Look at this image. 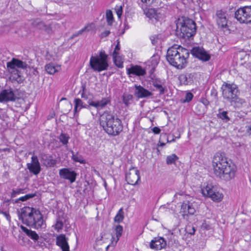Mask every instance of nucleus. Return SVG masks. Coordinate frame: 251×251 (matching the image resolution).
I'll use <instances>...</instances> for the list:
<instances>
[{"label": "nucleus", "instance_id": "obj_22", "mask_svg": "<svg viewBox=\"0 0 251 251\" xmlns=\"http://www.w3.org/2000/svg\"><path fill=\"white\" fill-rule=\"evenodd\" d=\"M110 102V100L107 98H103L101 100L99 101H91L89 102V105L97 109H102Z\"/></svg>", "mask_w": 251, "mask_h": 251}, {"label": "nucleus", "instance_id": "obj_51", "mask_svg": "<svg viewBox=\"0 0 251 251\" xmlns=\"http://www.w3.org/2000/svg\"><path fill=\"white\" fill-rule=\"evenodd\" d=\"M152 131L154 134H158L160 133L161 130L159 127L155 126L152 129Z\"/></svg>", "mask_w": 251, "mask_h": 251}, {"label": "nucleus", "instance_id": "obj_35", "mask_svg": "<svg viewBox=\"0 0 251 251\" xmlns=\"http://www.w3.org/2000/svg\"><path fill=\"white\" fill-rule=\"evenodd\" d=\"M177 159V156L175 154H172L171 155L167 156L166 158V163L167 164L175 163Z\"/></svg>", "mask_w": 251, "mask_h": 251}, {"label": "nucleus", "instance_id": "obj_43", "mask_svg": "<svg viewBox=\"0 0 251 251\" xmlns=\"http://www.w3.org/2000/svg\"><path fill=\"white\" fill-rule=\"evenodd\" d=\"M24 193V189L22 188H18L15 190L13 189L11 193V197L14 198L16 197L18 195L20 194H23Z\"/></svg>", "mask_w": 251, "mask_h": 251}, {"label": "nucleus", "instance_id": "obj_29", "mask_svg": "<svg viewBox=\"0 0 251 251\" xmlns=\"http://www.w3.org/2000/svg\"><path fill=\"white\" fill-rule=\"evenodd\" d=\"M115 234L116 235V239L115 241V244H116L118 240H119L120 237L122 235L123 233V227L122 226L118 225L116 226L115 228Z\"/></svg>", "mask_w": 251, "mask_h": 251}, {"label": "nucleus", "instance_id": "obj_30", "mask_svg": "<svg viewBox=\"0 0 251 251\" xmlns=\"http://www.w3.org/2000/svg\"><path fill=\"white\" fill-rule=\"evenodd\" d=\"M153 86L159 92L160 94H164L165 93V88L162 86L160 82L154 81L153 82Z\"/></svg>", "mask_w": 251, "mask_h": 251}, {"label": "nucleus", "instance_id": "obj_39", "mask_svg": "<svg viewBox=\"0 0 251 251\" xmlns=\"http://www.w3.org/2000/svg\"><path fill=\"white\" fill-rule=\"evenodd\" d=\"M69 138V137L64 133H61L58 137L60 141L64 145L68 144Z\"/></svg>", "mask_w": 251, "mask_h": 251}, {"label": "nucleus", "instance_id": "obj_33", "mask_svg": "<svg viewBox=\"0 0 251 251\" xmlns=\"http://www.w3.org/2000/svg\"><path fill=\"white\" fill-rule=\"evenodd\" d=\"M32 25L33 26L40 29H43L44 27H45V24L38 19L34 20L32 23Z\"/></svg>", "mask_w": 251, "mask_h": 251}, {"label": "nucleus", "instance_id": "obj_63", "mask_svg": "<svg viewBox=\"0 0 251 251\" xmlns=\"http://www.w3.org/2000/svg\"><path fill=\"white\" fill-rule=\"evenodd\" d=\"M153 42H154V41H153V42H152V44H154V43H153Z\"/></svg>", "mask_w": 251, "mask_h": 251}, {"label": "nucleus", "instance_id": "obj_6", "mask_svg": "<svg viewBox=\"0 0 251 251\" xmlns=\"http://www.w3.org/2000/svg\"><path fill=\"white\" fill-rule=\"evenodd\" d=\"M224 98L229 101L235 107H240L245 102L244 100L238 97L237 86L234 84L225 83L222 87Z\"/></svg>", "mask_w": 251, "mask_h": 251}, {"label": "nucleus", "instance_id": "obj_17", "mask_svg": "<svg viewBox=\"0 0 251 251\" xmlns=\"http://www.w3.org/2000/svg\"><path fill=\"white\" fill-rule=\"evenodd\" d=\"M166 246V242L164 239L162 237H155L150 242V247L151 249L160 250L165 248Z\"/></svg>", "mask_w": 251, "mask_h": 251}, {"label": "nucleus", "instance_id": "obj_48", "mask_svg": "<svg viewBox=\"0 0 251 251\" xmlns=\"http://www.w3.org/2000/svg\"><path fill=\"white\" fill-rule=\"evenodd\" d=\"M86 26L84 27L83 28L81 29V30H80L79 31H78L77 33H75V34H74L71 37H70V39H73L75 37L79 35H81L84 32V31H85L86 29Z\"/></svg>", "mask_w": 251, "mask_h": 251}, {"label": "nucleus", "instance_id": "obj_58", "mask_svg": "<svg viewBox=\"0 0 251 251\" xmlns=\"http://www.w3.org/2000/svg\"><path fill=\"white\" fill-rule=\"evenodd\" d=\"M81 92H85L86 91V86L85 85H82L81 86Z\"/></svg>", "mask_w": 251, "mask_h": 251}, {"label": "nucleus", "instance_id": "obj_41", "mask_svg": "<svg viewBox=\"0 0 251 251\" xmlns=\"http://www.w3.org/2000/svg\"><path fill=\"white\" fill-rule=\"evenodd\" d=\"M63 226V222L60 219H57L56 224L54 226V228L58 232H59L61 230H62Z\"/></svg>", "mask_w": 251, "mask_h": 251}, {"label": "nucleus", "instance_id": "obj_13", "mask_svg": "<svg viewBox=\"0 0 251 251\" xmlns=\"http://www.w3.org/2000/svg\"><path fill=\"white\" fill-rule=\"evenodd\" d=\"M27 168L34 175H37L40 173L41 168L37 156H32L31 163L27 164Z\"/></svg>", "mask_w": 251, "mask_h": 251}, {"label": "nucleus", "instance_id": "obj_52", "mask_svg": "<svg viewBox=\"0 0 251 251\" xmlns=\"http://www.w3.org/2000/svg\"><path fill=\"white\" fill-rule=\"evenodd\" d=\"M189 228H191V227L190 226L187 227L186 229L188 230ZM195 231H196V230H195V228L194 227H191V230H190L189 231H188V232L189 234H190L191 235H194L195 234Z\"/></svg>", "mask_w": 251, "mask_h": 251}, {"label": "nucleus", "instance_id": "obj_20", "mask_svg": "<svg viewBox=\"0 0 251 251\" xmlns=\"http://www.w3.org/2000/svg\"><path fill=\"white\" fill-rule=\"evenodd\" d=\"M181 212L185 214L193 215L196 212V209L193 203L189 201L183 202L181 207Z\"/></svg>", "mask_w": 251, "mask_h": 251}, {"label": "nucleus", "instance_id": "obj_32", "mask_svg": "<svg viewBox=\"0 0 251 251\" xmlns=\"http://www.w3.org/2000/svg\"><path fill=\"white\" fill-rule=\"evenodd\" d=\"M218 118L221 119L224 122H227L230 120L229 117L227 115V111H223L219 112L217 114Z\"/></svg>", "mask_w": 251, "mask_h": 251}, {"label": "nucleus", "instance_id": "obj_9", "mask_svg": "<svg viewBox=\"0 0 251 251\" xmlns=\"http://www.w3.org/2000/svg\"><path fill=\"white\" fill-rule=\"evenodd\" d=\"M235 17L241 23L251 22V6H246L238 9L235 13Z\"/></svg>", "mask_w": 251, "mask_h": 251}, {"label": "nucleus", "instance_id": "obj_57", "mask_svg": "<svg viewBox=\"0 0 251 251\" xmlns=\"http://www.w3.org/2000/svg\"><path fill=\"white\" fill-rule=\"evenodd\" d=\"M110 31L108 30L105 31L101 33V37H105L107 36L110 34Z\"/></svg>", "mask_w": 251, "mask_h": 251}, {"label": "nucleus", "instance_id": "obj_54", "mask_svg": "<svg viewBox=\"0 0 251 251\" xmlns=\"http://www.w3.org/2000/svg\"><path fill=\"white\" fill-rule=\"evenodd\" d=\"M2 212V214H3L4 215V216L6 217V219L8 221H10V216L9 214L6 211Z\"/></svg>", "mask_w": 251, "mask_h": 251}, {"label": "nucleus", "instance_id": "obj_3", "mask_svg": "<svg viewBox=\"0 0 251 251\" xmlns=\"http://www.w3.org/2000/svg\"><path fill=\"white\" fill-rule=\"evenodd\" d=\"M100 124L109 135L117 136L123 130L121 121L110 112L105 111L100 117Z\"/></svg>", "mask_w": 251, "mask_h": 251}, {"label": "nucleus", "instance_id": "obj_21", "mask_svg": "<svg viewBox=\"0 0 251 251\" xmlns=\"http://www.w3.org/2000/svg\"><path fill=\"white\" fill-rule=\"evenodd\" d=\"M144 13L152 22H157L161 18V14L154 8H148L144 11Z\"/></svg>", "mask_w": 251, "mask_h": 251}, {"label": "nucleus", "instance_id": "obj_62", "mask_svg": "<svg viewBox=\"0 0 251 251\" xmlns=\"http://www.w3.org/2000/svg\"><path fill=\"white\" fill-rule=\"evenodd\" d=\"M164 145H165V144H164V143H162V144H161V145L162 146H164Z\"/></svg>", "mask_w": 251, "mask_h": 251}, {"label": "nucleus", "instance_id": "obj_50", "mask_svg": "<svg viewBox=\"0 0 251 251\" xmlns=\"http://www.w3.org/2000/svg\"><path fill=\"white\" fill-rule=\"evenodd\" d=\"M42 29L44 30L48 34H51L52 31L51 27L49 25H45V27H44V28Z\"/></svg>", "mask_w": 251, "mask_h": 251}, {"label": "nucleus", "instance_id": "obj_12", "mask_svg": "<svg viewBox=\"0 0 251 251\" xmlns=\"http://www.w3.org/2000/svg\"><path fill=\"white\" fill-rule=\"evenodd\" d=\"M216 20L218 27L221 29L227 27V19L226 12L218 10L216 13Z\"/></svg>", "mask_w": 251, "mask_h": 251}, {"label": "nucleus", "instance_id": "obj_46", "mask_svg": "<svg viewBox=\"0 0 251 251\" xmlns=\"http://www.w3.org/2000/svg\"><path fill=\"white\" fill-rule=\"evenodd\" d=\"M159 58L158 55H153L151 58V65L153 66L156 65L158 63Z\"/></svg>", "mask_w": 251, "mask_h": 251}, {"label": "nucleus", "instance_id": "obj_53", "mask_svg": "<svg viewBox=\"0 0 251 251\" xmlns=\"http://www.w3.org/2000/svg\"><path fill=\"white\" fill-rule=\"evenodd\" d=\"M58 3H62L63 4H68L69 3V0H55Z\"/></svg>", "mask_w": 251, "mask_h": 251}, {"label": "nucleus", "instance_id": "obj_49", "mask_svg": "<svg viewBox=\"0 0 251 251\" xmlns=\"http://www.w3.org/2000/svg\"><path fill=\"white\" fill-rule=\"evenodd\" d=\"M120 44H119V42H118L117 45L116 46L115 48V50L113 51V57H115L116 55H118V50H120Z\"/></svg>", "mask_w": 251, "mask_h": 251}, {"label": "nucleus", "instance_id": "obj_61", "mask_svg": "<svg viewBox=\"0 0 251 251\" xmlns=\"http://www.w3.org/2000/svg\"><path fill=\"white\" fill-rule=\"evenodd\" d=\"M2 212H4V211H2L1 209H0V214H2Z\"/></svg>", "mask_w": 251, "mask_h": 251}, {"label": "nucleus", "instance_id": "obj_19", "mask_svg": "<svg viewBox=\"0 0 251 251\" xmlns=\"http://www.w3.org/2000/svg\"><path fill=\"white\" fill-rule=\"evenodd\" d=\"M135 94L138 98H149L153 95L152 92L146 89L140 85H135Z\"/></svg>", "mask_w": 251, "mask_h": 251}, {"label": "nucleus", "instance_id": "obj_24", "mask_svg": "<svg viewBox=\"0 0 251 251\" xmlns=\"http://www.w3.org/2000/svg\"><path fill=\"white\" fill-rule=\"evenodd\" d=\"M193 75L191 74H181L179 76V80L182 84L188 85L193 82Z\"/></svg>", "mask_w": 251, "mask_h": 251}, {"label": "nucleus", "instance_id": "obj_23", "mask_svg": "<svg viewBox=\"0 0 251 251\" xmlns=\"http://www.w3.org/2000/svg\"><path fill=\"white\" fill-rule=\"evenodd\" d=\"M128 74H133L136 75H144L146 74V71L141 66H135L127 69Z\"/></svg>", "mask_w": 251, "mask_h": 251}, {"label": "nucleus", "instance_id": "obj_31", "mask_svg": "<svg viewBox=\"0 0 251 251\" xmlns=\"http://www.w3.org/2000/svg\"><path fill=\"white\" fill-rule=\"evenodd\" d=\"M71 152L72 153V159L74 161L82 164L85 163V160L81 155L78 154L77 153H75L73 151H72Z\"/></svg>", "mask_w": 251, "mask_h": 251}, {"label": "nucleus", "instance_id": "obj_55", "mask_svg": "<svg viewBox=\"0 0 251 251\" xmlns=\"http://www.w3.org/2000/svg\"><path fill=\"white\" fill-rule=\"evenodd\" d=\"M154 0H141V1L145 3L146 4H151Z\"/></svg>", "mask_w": 251, "mask_h": 251}, {"label": "nucleus", "instance_id": "obj_60", "mask_svg": "<svg viewBox=\"0 0 251 251\" xmlns=\"http://www.w3.org/2000/svg\"><path fill=\"white\" fill-rule=\"evenodd\" d=\"M177 195H183V192H180V193H177L176 194L175 196H177Z\"/></svg>", "mask_w": 251, "mask_h": 251}, {"label": "nucleus", "instance_id": "obj_7", "mask_svg": "<svg viewBox=\"0 0 251 251\" xmlns=\"http://www.w3.org/2000/svg\"><path fill=\"white\" fill-rule=\"evenodd\" d=\"M90 65L91 68L95 71L100 72L102 71L107 70L109 66L108 55L104 50H101L98 55L91 57Z\"/></svg>", "mask_w": 251, "mask_h": 251}, {"label": "nucleus", "instance_id": "obj_14", "mask_svg": "<svg viewBox=\"0 0 251 251\" xmlns=\"http://www.w3.org/2000/svg\"><path fill=\"white\" fill-rule=\"evenodd\" d=\"M27 67V64L25 62L16 58H13L7 63V67L9 71L12 70L11 72H14L16 70V68L25 69Z\"/></svg>", "mask_w": 251, "mask_h": 251}, {"label": "nucleus", "instance_id": "obj_16", "mask_svg": "<svg viewBox=\"0 0 251 251\" xmlns=\"http://www.w3.org/2000/svg\"><path fill=\"white\" fill-rule=\"evenodd\" d=\"M59 175L62 178L69 180L71 183L75 181L76 176V174L74 171H71L67 168L60 169Z\"/></svg>", "mask_w": 251, "mask_h": 251}, {"label": "nucleus", "instance_id": "obj_42", "mask_svg": "<svg viewBox=\"0 0 251 251\" xmlns=\"http://www.w3.org/2000/svg\"><path fill=\"white\" fill-rule=\"evenodd\" d=\"M123 211L122 209H120L117 214L116 215L114 220L115 222H120L123 221L124 219Z\"/></svg>", "mask_w": 251, "mask_h": 251}, {"label": "nucleus", "instance_id": "obj_11", "mask_svg": "<svg viewBox=\"0 0 251 251\" xmlns=\"http://www.w3.org/2000/svg\"><path fill=\"white\" fill-rule=\"evenodd\" d=\"M191 52L194 56L203 61H207L210 58V55L201 47H195L191 50Z\"/></svg>", "mask_w": 251, "mask_h": 251}, {"label": "nucleus", "instance_id": "obj_44", "mask_svg": "<svg viewBox=\"0 0 251 251\" xmlns=\"http://www.w3.org/2000/svg\"><path fill=\"white\" fill-rule=\"evenodd\" d=\"M193 97V95L191 93H187L186 94L185 99L182 100V102H188L190 101Z\"/></svg>", "mask_w": 251, "mask_h": 251}, {"label": "nucleus", "instance_id": "obj_38", "mask_svg": "<svg viewBox=\"0 0 251 251\" xmlns=\"http://www.w3.org/2000/svg\"><path fill=\"white\" fill-rule=\"evenodd\" d=\"M16 73L12 75L11 77L12 79L16 81L18 83H21L23 81V77L19 74L17 70H15Z\"/></svg>", "mask_w": 251, "mask_h": 251}, {"label": "nucleus", "instance_id": "obj_8", "mask_svg": "<svg viewBox=\"0 0 251 251\" xmlns=\"http://www.w3.org/2000/svg\"><path fill=\"white\" fill-rule=\"evenodd\" d=\"M201 191L203 196L210 198L214 201L220 202L223 198V195L218 187L212 184H207Z\"/></svg>", "mask_w": 251, "mask_h": 251}, {"label": "nucleus", "instance_id": "obj_27", "mask_svg": "<svg viewBox=\"0 0 251 251\" xmlns=\"http://www.w3.org/2000/svg\"><path fill=\"white\" fill-rule=\"evenodd\" d=\"M46 70L47 72L50 75H53L58 71L60 69L59 66H56L53 64H49L46 66Z\"/></svg>", "mask_w": 251, "mask_h": 251}, {"label": "nucleus", "instance_id": "obj_1", "mask_svg": "<svg viewBox=\"0 0 251 251\" xmlns=\"http://www.w3.org/2000/svg\"><path fill=\"white\" fill-rule=\"evenodd\" d=\"M212 167L215 176L221 180L228 181L235 176V167L224 154L217 152L213 158Z\"/></svg>", "mask_w": 251, "mask_h": 251}, {"label": "nucleus", "instance_id": "obj_18", "mask_svg": "<svg viewBox=\"0 0 251 251\" xmlns=\"http://www.w3.org/2000/svg\"><path fill=\"white\" fill-rule=\"evenodd\" d=\"M56 244L59 247L62 251H70V247L68 243V238L65 235L60 234L56 239Z\"/></svg>", "mask_w": 251, "mask_h": 251}, {"label": "nucleus", "instance_id": "obj_37", "mask_svg": "<svg viewBox=\"0 0 251 251\" xmlns=\"http://www.w3.org/2000/svg\"><path fill=\"white\" fill-rule=\"evenodd\" d=\"M35 196V194H27L23 197H20V198L14 201L15 203H17L19 201H26V200L30 199V198H33L34 196Z\"/></svg>", "mask_w": 251, "mask_h": 251}, {"label": "nucleus", "instance_id": "obj_26", "mask_svg": "<svg viewBox=\"0 0 251 251\" xmlns=\"http://www.w3.org/2000/svg\"><path fill=\"white\" fill-rule=\"evenodd\" d=\"M21 228L26 234L31 239L34 240H37L39 239V236L34 231L27 229L26 227L21 226Z\"/></svg>", "mask_w": 251, "mask_h": 251}, {"label": "nucleus", "instance_id": "obj_47", "mask_svg": "<svg viewBox=\"0 0 251 251\" xmlns=\"http://www.w3.org/2000/svg\"><path fill=\"white\" fill-rule=\"evenodd\" d=\"M115 9L118 17L120 18L123 12L122 7L121 6H116Z\"/></svg>", "mask_w": 251, "mask_h": 251}, {"label": "nucleus", "instance_id": "obj_28", "mask_svg": "<svg viewBox=\"0 0 251 251\" xmlns=\"http://www.w3.org/2000/svg\"><path fill=\"white\" fill-rule=\"evenodd\" d=\"M84 106L83 105V102L82 100L78 98L75 99V115L76 113L77 112L78 110H79L80 109L83 108Z\"/></svg>", "mask_w": 251, "mask_h": 251}, {"label": "nucleus", "instance_id": "obj_45", "mask_svg": "<svg viewBox=\"0 0 251 251\" xmlns=\"http://www.w3.org/2000/svg\"><path fill=\"white\" fill-rule=\"evenodd\" d=\"M201 228L203 229L210 230L212 228V225L206 221H204L201 225Z\"/></svg>", "mask_w": 251, "mask_h": 251}, {"label": "nucleus", "instance_id": "obj_25", "mask_svg": "<svg viewBox=\"0 0 251 251\" xmlns=\"http://www.w3.org/2000/svg\"><path fill=\"white\" fill-rule=\"evenodd\" d=\"M41 161H43V164L47 167H51L54 166L56 163V160L51 158L47 155L42 154L41 155Z\"/></svg>", "mask_w": 251, "mask_h": 251}, {"label": "nucleus", "instance_id": "obj_56", "mask_svg": "<svg viewBox=\"0 0 251 251\" xmlns=\"http://www.w3.org/2000/svg\"><path fill=\"white\" fill-rule=\"evenodd\" d=\"M79 92L81 93V97L82 98L85 99V100L87 99L88 96L86 94L85 92H81V91H80Z\"/></svg>", "mask_w": 251, "mask_h": 251}, {"label": "nucleus", "instance_id": "obj_2", "mask_svg": "<svg viewBox=\"0 0 251 251\" xmlns=\"http://www.w3.org/2000/svg\"><path fill=\"white\" fill-rule=\"evenodd\" d=\"M21 210V213L18 212V216L23 224L37 229L45 227L43 215L39 210L27 206Z\"/></svg>", "mask_w": 251, "mask_h": 251}, {"label": "nucleus", "instance_id": "obj_36", "mask_svg": "<svg viewBox=\"0 0 251 251\" xmlns=\"http://www.w3.org/2000/svg\"><path fill=\"white\" fill-rule=\"evenodd\" d=\"M106 18L108 25H111L113 21V16L111 10H108L106 11Z\"/></svg>", "mask_w": 251, "mask_h": 251}, {"label": "nucleus", "instance_id": "obj_40", "mask_svg": "<svg viewBox=\"0 0 251 251\" xmlns=\"http://www.w3.org/2000/svg\"><path fill=\"white\" fill-rule=\"evenodd\" d=\"M113 57V60L115 65L119 68L123 67V61L118 55H116L115 57Z\"/></svg>", "mask_w": 251, "mask_h": 251}, {"label": "nucleus", "instance_id": "obj_10", "mask_svg": "<svg viewBox=\"0 0 251 251\" xmlns=\"http://www.w3.org/2000/svg\"><path fill=\"white\" fill-rule=\"evenodd\" d=\"M126 178L128 184H136L140 180L139 171L136 168H131L126 173Z\"/></svg>", "mask_w": 251, "mask_h": 251}, {"label": "nucleus", "instance_id": "obj_59", "mask_svg": "<svg viewBox=\"0 0 251 251\" xmlns=\"http://www.w3.org/2000/svg\"><path fill=\"white\" fill-rule=\"evenodd\" d=\"M247 128V132L249 133V134H251V132L250 131H251V126H247L246 127Z\"/></svg>", "mask_w": 251, "mask_h": 251}, {"label": "nucleus", "instance_id": "obj_4", "mask_svg": "<svg viewBox=\"0 0 251 251\" xmlns=\"http://www.w3.org/2000/svg\"><path fill=\"white\" fill-rule=\"evenodd\" d=\"M189 56L188 50L176 45L168 50L166 58L171 65L177 69H182L185 67Z\"/></svg>", "mask_w": 251, "mask_h": 251}, {"label": "nucleus", "instance_id": "obj_64", "mask_svg": "<svg viewBox=\"0 0 251 251\" xmlns=\"http://www.w3.org/2000/svg\"><path fill=\"white\" fill-rule=\"evenodd\" d=\"M65 99H64V98H62L61 100H64Z\"/></svg>", "mask_w": 251, "mask_h": 251}, {"label": "nucleus", "instance_id": "obj_34", "mask_svg": "<svg viewBox=\"0 0 251 251\" xmlns=\"http://www.w3.org/2000/svg\"><path fill=\"white\" fill-rule=\"evenodd\" d=\"M133 97L130 94H124L123 97V102L126 105H129L132 100Z\"/></svg>", "mask_w": 251, "mask_h": 251}, {"label": "nucleus", "instance_id": "obj_15", "mask_svg": "<svg viewBox=\"0 0 251 251\" xmlns=\"http://www.w3.org/2000/svg\"><path fill=\"white\" fill-rule=\"evenodd\" d=\"M16 96L11 89H4L0 93V102L14 101Z\"/></svg>", "mask_w": 251, "mask_h": 251}, {"label": "nucleus", "instance_id": "obj_5", "mask_svg": "<svg viewBox=\"0 0 251 251\" xmlns=\"http://www.w3.org/2000/svg\"><path fill=\"white\" fill-rule=\"evenodd\" d=\"M196 32V25L191 19L181 17L176 21V33L177 36L183 38H189Z\"/></svg>", "mask_w": 251, "mask_h": 251}]
</instances>
